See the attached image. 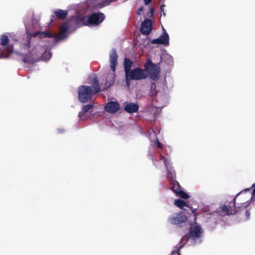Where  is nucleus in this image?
I'll use <instances>...</instances> for the list:
<instances>
[{
  "label": "nucleus",
  "mask_w": 255,
  "mask_h": 255,
  "mask_svg": "<svg viewBox=\"0 0 255 255\" xmlns=\"http://www.w3.org/2000/svg\"><path fill=\"white\" fill-rule=\"evenodd\" d=\"M9 41V39L7 35L3 34L0 36V44L2 46L6 45Z\"/></svg>",
  "instance_id": "b1692460"
},
{
  "label": "nucleus",
  "mask_w": 255,
  "mask_h": 255,
  "mask_svg": "<svg viewBox=\"0 0 255 255\" xmlns=\"http://www.w3.org/2000/svg\"><path fill=\"white\" fill-rule=\"evenodd\" d=\"M125 110L128 113H133L137 112L139 109V106L137 104L130 103L125 106Z\"/></svg>",
  "instance_id": "f3484780"
},
{
  "label": "nucleus",
  "mask_w": 255,
  "mask_h": 255,
  "mask_svg": "<svg viewBox=\"0 0 255 255\" xmlns=\"http://www.w3.org/2000/svg\"><path fill=\"white\" fill-rule=\"evenodd\" d=\"M91 83L92 88L89 86L85 85L80 86L78 88V98L81 103H84L90 101L93 95L101 91L97 76H94Z\"/></svg>",
  "instance_id": "f257e3e1"
},
{
  "label": "nucleus",
  "mask_w": 255,
  "mask_h": 255,
  "mask_svg": "<svg viewBox=\"0 0 255 255\" xmlns=\"http://www.w3.org/2000/svg\"><path fill=\"white\" fill-rule=\"evenodd\" d=\"M118 55L115 49H112L110 54V67L113 72H115L118 66Z\"/></svg>",
  "instance_id": "9b49d317"
},
{
  "label": "nucleus",
  "mask_w": 255,
  "mask_h": 255,
  "mask_svg": "<svg viewBox=\"0 0 255 255\" xmlns=\"http://www.w3.org/2000/svg\"><path fill=\"white\" fill-rule=\"evenodd\" d=\"M156 143H157V145L158 146V147L160 148H162V147H163V145L160 142V141L158 140V139H157V140H156Z\"/></svg>",
  "instance_id": "2f4dec72"
},
{
  "label": "nucleus",
  "mask_w": 255,
  "mask_h": 255,
  "mask_svg": "<svg viewBox=\"0 0 255 255\" xmlns=\"http://www.w3.org/2000/svg\"><path fill=\"white\" fill-rule=\"evenodd\" d=\"M150 12H151V15H153V13H154V10H153V8H152V7H151V8H150Z\"/></svg>",
  "instance_id": "e433bc0d"
},
{
  "label": "nucleus",
  "mask_w": 255,
  "mask_h": 255,
  "mask_svg": "<svg viewBox=\"0 0 255 255\" xmlns=\"http://www.w3.org/2000/svg\"><path fill=\"white\" fill-rule=\"evenodd\" d=\"M44 48L39 45H36L32 49L29 51L28 54L26 55L23 61L25 63H33L40 59L41 53L43 52Z\"/></svg>",
  "instance_id": "7ed1b4c3"
},
{
  "label": "nucleus",
  "mask_w": 255,
  "mask_h": 255,
  "mask_svg": "<svg viewBox=\"0 0 255 255\" xmlns=\"http://www.w3.org/2000/svg\"><path fill=\"white\" fill-rule=\"evenodd\" d=\"M160 159L163 160L165 166H167L171 164L170 161L162 155H160Z\"/></svg>",
  "instance_id": "bb28decb"
},
{
  "label": "nucleus",
  "mask_w": 255,
  "mask_h": 255,
  "mask_svg": "<svg viewBox=\"0 0 255 255\" xmlns=\"http://www.w3.org/2000/svg\"><path fill=\"white\" fill-rule=\"evenodd\" d=\"M250 188H246L236 194L232 201L230 202L229 205L228 206L224 204L220 208L221 209L220 211H221L226 215H234L238 212H240L242 210L247 208L250 205V202L249 201H247L243 203H241L240 205L238 207L236 206V202L237 197L242 192L248 191L250 190Z\"/></svg>",
  "instance_id": "f03ea898"
},
{
  "label": "nucleus",
  "mask_w": 255,
  "mask_h": 255,
  "mask_svg": "<svg viewBox=\"0 0 255 255\" xmlns=\"http://www.w3.org/2000/svg\"><path fill=\"white\" fill-rule=\"evenodd\" d=\"M39 36L41 38H51L53 37L52 34L48 31L37 32Z\"/></svg>",
  "instance_id": "393cba45"
},
{
  "label": "nucleus",
  "mask_w": 255,
  "mask_h": 255,
  "mask_svg": "<svg viewBox=\"0 0 255 255\" xmlns=\"http://www.w3.org/2000/svg\"><path fill=\"white\" fill-rule=\"evenodd\" d=\"M169 220L172 224L179 225L185 222L187 217L182 213H177L170 216Z\"/></svg>",
  "instance_id": "9d476101"
},
{
  "label": "nucleus",
  "mask_w": 255,
  "mask_h": 255,
  "mask_svg": "<svg viewBox=\"0 0 255 255\" xmlns=\"http://www.w3.org/2000/svg\"><path fill=\"white\" fill-rule=\"evenodd\" d=\"M69 29V25L67 23H65L62 24L60 27V32L57 37L59 39H64L66 37V33Z\"/></svg>",
  "instance_id": "6ab92c4d"
},
{
  "label": "nucleus",
  "mask_w": 255,
  "mask_h": 255,
  "mask_svg": "<svg viewBox=\"0 0 255 255\" xmlns=\"http://www.w3.org/2000/svg\"><path fill=\"white\" fill-rule=\"evenodd\" d=\"M183 246V245H179V246H176L175 247L176 249L172 252L171 255H181L180 251Z\"/></svg>",
  "instance_id": "a878e982"
},
{
  "label": "nucleus",
  "mask_w": 255,
  "mask_h": 255,
  "mask_svg": "<svg viewBox=\"0 0 255 255\" xmlns=\"http://www.w3.org/2000/svg\"><path fill=\"white\" fill-rule=\"evenodd\" d=\"M93 107L92 104H88L87 105H83L82 106V111L79 112L78 117L81 120H85L87 119L86 113Z\"/></svg>",
  "instance_id": "2eb2a0df"
},
{
  "label": "nucleus",
  "mask_w": 255,
  "mask_h": 255,
  "mask_svg": "<svg viewBox=\"0 0 255 255\" xmlns=\"http://www.w3.org/2000/svg\"><path fill=\"white\" fill-rule=\"evenodd\" d=\"M105 18L103 13H94L88 17V24L89 25L97 26L104 21Z\"/></svg>",
  "instance_id": "6e6552de"
},
{
  "label": "nucleus",
  "mask_w": 255,
  "mask_h": 255,
  "mask_svg": "<svg viewBox=\"0 0 255 255\" xmlns=\"http://www.w3.org/2000/svg\"><path fill=\"white\" fill-rule=\"evenodd\" d=\"M146 73L152 80H156L158 78L159 73V67L154 64L150 59H148L144 65Z\"/></svg>",
  "instance_id": "39448f33"
},
{
  "label": "nucleus",
  "mask_w": 255,
  "mask_h": 255,
  "mask_svg": "<svg viewBox=\"0 0 255 255\" xmlns=\"http://www.w3.org/2000/svg\"><path fill=\"white\" fill-rule=\"evenodd\" d=\"M56 17L60 20H64L68 16V11L62 9H57L54 12Z\"/></svg>",
  "instance_id": "aec40b11"
},
{
  "label": "nucleus",
  "mask_w": 255,
  "mask_h": 255,
  "mask_svg": "<svg viewBox=\"0 0 255 255\" xmlns=\"http://www.w3.org/2000/svg\"><path fill=\"white\" fill-rule=\"evenodd\" d=\"M116 78V75L115 74H112V76L111 79H110V81H109V83L107 85V83H106V86L108 87L111 86L115 82Z\"/></svg>",
  "instance_id": "cd10ccee"
},
{
  "label": "nucleus",
  "mask_w": 255,
  "mask_h": 255,
  "mask_svg": "<svg viewBox=\"0 0 255 255\" xmlns=\"http://www.w3.org/2000/svg\"><path fill=\"white\" fill-rule=\"evenodd\" d=\"M164 5H162L161 6H160V10L161 11H162L163 12V15H165V12H164Z\"/></svg>",
  "instance_id": "f704fd0d"
},
{
  "label": "nucleus",
  "mask_w": 255,
  "mask_h": 255,
  "mask_svg": "<svg viewBox=\"0 0 255 255\" xmlns=\"http://www.w3.org/2000/svg\"><path fill=\"white\" fill-rule=\"evenodd\" d=\"M161 40L162 44L168 45L169 44V35L166 32H163V34L159 37Z\"/></svg>",
  "instance_id": "5701e85b"
},
{
  "label": "nucleus",
  "mask_w": 255,
  "mask_h": 255,
  "mask_svg": "<svg viewBox=\"0 0 255 255\" xmlns=\"http://www.w3.org/2000/svg\"><path fill=\"white\" fill-rule=\"evenodd\" d=\"M152 28V22L150 19L146 18L141 24L140 31L147 35L150 33Z\"/></svg>",
  "instance_id": "1a4fd4ad"
},
{
  "label": "nucleus",
  "mask_w": 255,
  "mask_h": 255,
  "mask_svg": "<svg viewBox=\"0 0 255 255\" xmlns=\"http://www.w3.org/2000/svg\"><path fill=\"white\" fill-rule=\"evenodd\" d=\"M25 46L28 48H29L30 47V39H28L27 40V43L25 44Z\"/></svg>",
  "instance_id": "473e14b6"
},
{
  "label": "nucleus",
  "mask_w": 255,
  "mask_h": 255,
  "mask_svg": "<svg viewBox=\"0 0 255 255\" xmlns=\"http://www.w3.org/2000/svg\"><path fill=\"white\" fill-rule=\"evenodd\" d=\"M58 132L59 133H63L64 132V130L62 129H58Z\"/></svg>",
  "instance_id": "c9c22d12"
},
{
  "label": "nucleus",
  "mask_w": 255,
  "mask_h": 255,
  "mask_svg": "<svg viewBox=\"0 0 255 255\" xmlns=\"http://www.w3.org/2000/svg\"><path fill=\"white\" fill-rule=\"evenodd\" d=\"M250 212L249 210H246L245 213L246 219H248L250 218Z\"/></svg>",
  "instance_id": "c756f323"
},
{
  "label": "nucleus",
  "mask_w": 255,
  "mask_h": 255,
  "mask_svg": "<svg viewBox=\"0 0 255 255\" xmlns=\"http://www.w3.org/2000/svg\"><path fill=\"white\" fill-rule=\"evenodd\" d=\"M167 173V178L169 183L176 180V173L173 170L171 165H169L166 166Z\"/></svg>",
  "instance_id": "dca6fc26"
},
{
  "label": "nucleus",
  "mask_w": 255,
  "mask_h": 255,
  "mask_svg": "<svg viewBox=\"0 0 255 255\" xmlns=\"http://www.w3.org/2000/svg\"><path fill=\"white\" fill-rule=\"evenodd\" d=\"M169 183L171 190L175 194L177 197H179L184 199L189 198L190 196L181 189V186L178 181L174 180Z\"/></svg>",
  "instance_id": "0eeeda50"
},
{
  "label": "nucleus",
  "mask_w": 255,
  "mask_h": 255,
  "mask_svg": "<svg viewBox=\"0 0 255 255\" xmlns=\"http://www.w3.org/2000/svg\"><path fill=\"white\" fill-rule=\"evenodd\" d=\"M147 77V74L144 71L139 67L132 69L126 75V81L128 84L130 80L145 79Z\"/></svg>",
  "instance_id": "20e7f679"
},
{
  "label": "nucleus",
  "mask_w": 255,
  "mask_h": 255,
  "mask_svg": "<svg viewBox=\"0 0 255 255\" xmlns=\"http://www.w3.org/2000/svg\"><path fill=\"white\" fill-rule=\"evenodd\" d=\"M143 7H140V8H139L138 9V10H137V12H136V14L137 15H140L141 13V12L143 11Z\"/></svg>",
  "instance_id": "7c9ffc66"
},
{
  "label": "nucleus",
  "mask_w": 255,
  "mask_h": 255,
  "mask_svg": "<svg viewBox=\"0 0 255 255\" xmlns=\"http://www.w3.org/2000/svg\"><path fill=\"white\" fill-rule=\"evenodd\" d=\"M120 105L117 102L111 101L107 103L105 106V110L106 112L115 114L120 109Z\"/></svg>",
  "instance_id": "f8f14e48"
},
{
  "label": "nucleus",
  "mask_w": 255,
  "mask_h": 255,
  "mask_svg": "<svg viewBox=\"0 0 255 255\" xmlns=\"http://www.w3.org/2000/svg\"><path fill=\"white\" fill-rule=\"evenodd\" d=\"M151 43L152 44H162V42L161 39L160 38L153 39L151 41Z\"/></svg>",
  "instance_id": "c85d7f7f"
},
{
  "label": "nucleus",
  "mask_w": 255,
  "mask_h": 255,
  "mask_svg": "<svg viewBox=\"0 0 255 255\" xmlns=\"http://www.w3.org/2000/svg\"><path fill=\"white\" fill-rule=\"evenodd\" d=\"M13 51V48L12 45H7L6 47L3 49L0 48V59L6 58L8 57L9 55Z\"/></svg>",
  "instance_id": "4468645a"
},
{
  "label": "nucleus",
  "mask_w": 255,
  "mask_h": 255,
  "mask_svg": "<svg viewBox=\"0 0 255 255\" xmlns=\"http://www.w3.org/2000/svg\"><path fill=\"white\" fill-rule=\"evenodd\" d=\"M194 224L196 225L193 227H190L189 228L188 234L183 237L182 240H186V242H187L189 239L193 240H196L201 237V228L200 226H198L197 225L196 220H194Z\"/></svg>",
  "instance_id": "423d86ee"
},
{
  "label": "nucleus",
  "mask_w": 255,
  "mask_h": 255,
  "mask_svg": "<svg viewBox=\"0 0 255 255\" xmlns=\"http://www.w3.org/2000/svg\"><path fill=\"white\" fill-rule=\"evenodd\" d=\"M174 205L177 207H179L181 209H184V207H189L193 214V217L194 218V220H196V209H193L192 207L189 206L187 204L181 199H176L174 201Z\"/></svg>",
  "instance_id": "ddd939ff"
},
{
  "label": "nucleus",
  "mask_w": 255,
  "mask_h": 255,
  "mask_svg": "<svg viewBox=\"0 0 255 255\" xmlns=\"http://www.w3.org/2000/svg\"><path fill=\"white\" fill-rule=\"evenodd\" d=\"M52 54L50 50H47L44 48L43 52L41 53L40 56V59L44 61L49 60L51 57Z\"/></svg>",
  "instance_id": "4be33fe9"
},
{
  "label": "nucleus",
  "mask_w": 255,
  "mask_h": 255,
  "mask_svg": "<svg viewBox=\"0 0 255 255\" xmlns=\"http://www.w3.org/2000/svg\"><path fill=\"white\" fill-rule=\"evenodd\" d=\"M152 0H144L145 5L148 4Z\"/></svg>",
  "instance_id": "72a5a7b5"
},
{
  "label": "nucleus",
  "mask_w": 255,
  "mask_h": 255,
  "mask_svg": "<svg viewBox=\"0 0 255 255\" xmlns=\"http://www.w3.org/2000/svg\"><path fill=\"white\" fill-rule=\"evenodd\" d=\"M133 65V62L129 58L126 57L124 59V70L125 71L126 75L130 71L131 68Z\"/></svg>",
  "instance_id": "412c9836"
},
{
  "label": "nucleus",
  "mask_w": 255,
  "mask_h": 255,
  "mask_svg": "<svg viewBox=\"0 0 255 255\" xmlns=\"http://www.w3.org/2000/svg\"><path fill=\"white\" fill-rule=\"evenodd\" d=\"M255 195V187L254 188L252 192V196Z\"/></svg>",
  "instance_id": "4c0bfd02"
},
{
  "label": "nucleus",
  "mask_w": 255,
  "mask_h": 255,
  "mask_svg": "<svg viewBox=\"0 0 255 255\" xmlns=\"http://www.w3.org/2000/svg\"><path fill=\"white\" fill-rule=\"evenodd\" d=\"M75 23L79 26L83 25L89 26L88 24V18L85 16H78L75 19Z\"/></svg>",
  "instance_id": "a211bd4d"
}]
</instances>
